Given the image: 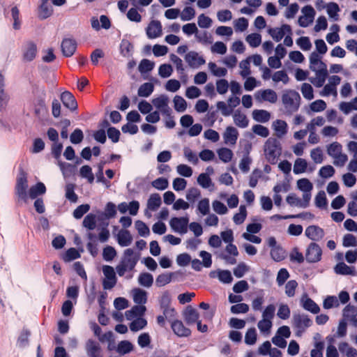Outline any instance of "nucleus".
<instances>
[{
  "mask_svg": "<svg viewBox=\"0 0 357 357\" xmlns=\"http://www.w3.org/2000/svg\"><path fill=\"white\" fill-rule=\"evenodd\" d=\"M310 68L315 72L316 77L310 78V82L316 87H321L328 77L326 64L321 61L318 53L313 52L310 55Z\"/></svg>",
  "mask_w": 357,
  "mask_h": 357,
  "instance_id": "f257e3e1",
  "label": "nucleus"
},
{
  "mask_svg": "<svg viewBox=\"0 0 357 357\" xmlns=\"http://www.w3.org/2000/svg\"><path fill=\"white\" fill-rule=\"evenodd\" d=\"M138 260L139 256L134 252L132 249L125 250L119 264L116 267L117 274L122 277L127 271H132Z\"/></svg>",
  "mask_w": 357,
  "mask_h": 357,
  "instance_id": "f03ea898",
  "label": "nucleus"
},
{
  "mask_svg": "<svg viewBox=\"0 0 357 357\" xmlns=\"http://www.w3.org/2000/svg\"><path fill=\"white\" fill-rule=\"evenodd\" d=\"M301 96L294 90H287L282 96V102L285 109V113L288 115L292 114L298 111L300 107Z\"/></svg>",
  "mask_w": 357,
  "mask_h": 357,
  "instance_id": "7ed1b4c3",
  "label": "nucleus"
},
{
  "mask_svg": "<svg viewBox=\"0 0 357 357\" xmlns=\"http://www.w3.org/2000/svg\"><path fill=\"white\" fill-rule=\"evenodd\" d=\"M264 152L268 162L276 164L282 153L280 142L275 138H268L264 145Z\"/></svg>",
  "mask_w": 357,
  "mask_h": 357,
  "instance_id": "20e7f679",
  "label": "nucleus"
},
{
  "mask_svg": "<svg viewBox=\"0 0 357 357\" xmlns=\"http://www.w3.org/2000/svg\"><path fill=\"white\" fill-rule=\"evenodd\" d=\"M28 179L27 173L22 169H19V174L16 178L15 187V193L17 197L18 201L22 200L24 202L27 201L28 195Z\"/></svg>",
  "mask_w": 357,
  "mask_h": 357,
  "instance_id": "39448f33",
  "label": "nucleus"
},
{
  "mask_svg": "<svg viewBox=\"0 0 357 357\" xmlns=\"http://www.w3.org/2000/svg\"><path fill=\"white\" fill-rule=\"evenodd\" d=\"M33 93L36 95L33 100L34 113L36 116L40 117L44 112H47L45 100L46 96L45 89L44 86H36Z\"/></svg>",
  "mask_w": 357,
  "mask_h": 357,
  "instance_id": "423d86ee",
  "label": "nucleus"
},
{
  "mask_svg": "<svg viewBox=\"0 0 357 357\" xmlns=\"http://www.w3.org/2000/svg\"><path fill=\"white\" fill-rule=\"evenodd\" d=\"M293 326L297 329V335H301L307 328L312 324V321L306 314H294Z\"/></svg>",
  "mask_w": 357,
  "mask_h": 357,
  "instance_id": "0eeeda50",
  "label": "nucleus"
},
{
  "mask_svg": "<svg viewBox=\"0 0 357 357\" xmlns=\"http://www.w3.org/2000/svg\"><path fill=\"white\" fill-rule=\"evenodd\" d=\"M322 255V250L316 243H310L308 245L305 259L309 263H316L321 260Z\"/></svg>",
  "mask_w": 357,
  "mask_h": 357,
  "instance_id": "6e6552de",
  "label": "nucleus"
},
{
  "mask_svg": "<svg viewBox=\"0 0 357 357\" xmlns=\"http://www.w3.org/2000/svg\"><path fill=\"white\" fill-rule=\"evenodd\" d=\"M268 33L276 41H280L286 33L291 34V28L289 24H282L280 28H272L268 30Z\"/></svg>",
  "mask_w": 357,
  "mask_h": 357,
  "instance_id": "1a4fd4ad",
  "label": "nucleus"
},
{
  "mask_svg": "<svg viewBox=\"0 0 357 357\" xmlns=\"http://www.w3.org/2000/svg\"><path fill=\"white\" fill-rule=\"evenodd\" d=\"M61 52L64 56L70 57L77 49V43L73 38H64L61 45Z\"/></svg>",
  "mask_w": 357,
  "mask_h": 357,
  "instance_id": "9d476101",
  "label": "nucleus"
},
{
  "mask_svg": "<svg viewBox=\"0 0 357 357\" xmlns=\"http://www.w3.org/2000/svg\"><path fill=\"white\" fill-rule=\"evenodd\" d=\"M189 219L188 217L172 218L169 222L171 227L175 231L185 233Z\"/></svg>",
  "mask_w": 357,
  "mask_h": 357,
  "instance_id": "9b49d317",
  "label": "nucleus"
},
{
  "mask_svg": "<svg viewBox=\"0 0 357 357\" xmlns=\"http://www.w3.org/2000/svg\"><path fill=\"white\" fill-rule=\"evenodd\" d=\"M305 236L314 241L321 240L324 236V231L317 225H310L305 229Z\"/></svg>",
  "mask_w": 357,
  "mask_h": 357,
  "instance_id": "f8f14e48",
  "label": "nucleus"
},
{
  "mask_svg": "<svg viewBox=\"0 0 357 357\" xmlns=\"http://www.w3.org/2000/svg\"><path fill=\"white\" fill-rule=\"evenodd\" d=\"M37 46L33 41H28L23 50L22 59L26 62L33 61L37 54Z\"/></svg>",
  "mask_w": 357,
  "mask_h": 357,
  "instance_id": "ddd939ff",
  "label": "nucleus"
},
{
  "mask_svg": "<svg viewBox=\"0 0 357 357\" xmlns=\"http://www.w3.org/2000/svg\"><path fill=\"white\" fill-rule=\"evenodd\" d=\"M185 59L191 68H198L204 65L206 62L205 59L199 56L198 53L194 51H190L185 56Z\"/></svg>",
  "mask_w": 357,
  "mask_h": 357,
  "instance_id": "4468645a",
  "label": "nucleus"
},
{
  "mask_svg": "<svg viewBox=\"0 0 357 357\" xmlns=\"http://www.w3.org/2000/svg\"><path fill=\"white\" fill-rule=\"evenodd\" d=\"M61 100L63 105L71 111L77 109V102L75 98L70 92L66 91L61 94Z\"/></svg>",
  "mask_w": 357,
  "mask_h": 357,
  "instance_id": "2eb2a0df",
  "label": "nucleus"
},
{
  "mask_svg": "<svg viewBox=\"0 0 357 357\" xmlns=\"http://www.w3.org/2000/svg\"><path fill=\"white\" fill-rule=\"evenodd\" d=\"M162 34V25L158 20H153L146 28V35L150 39L155 38Z\"/></svg>",
  "mask_w": 357,
  "mask_h": 357,
  "instance_id": "dca6fc26",
  "label": "nucleus"
},
{
  "mask_svg": "<svg viewBox=\"0 0 357 357\" xmlns=\"http://www.w3.org/2000/svg\"><path fill=\"white\" fill-rule=\"evenodd\" d=\"M86 350L89 357H102L100 344L93 340L86 342Z\"/></svg>",
  "mask_w": 357,
  "mask_h": 357,
  "instance_id": "f3484780",
  "label": "nucleus"
},
{
  "mask_svg": "<svg viewBox=\"0 0 357 357\" xmlns=\"http://www.w3.org/2000/svg\"><path fill=\"white\" fill-rule=\"evenodd\" d=\"M171 327L174 333L179 337H188L191 333L190 330L186 328L180 320L173 321Z\"/></svg>",
  "mask_w": 357,
  "mask_h": 357,
  "instance_id": "a211bd4d",
  "label": "nucleus"
},
{
  "mask_svg": "<svg viewBox=\"0 0 357 357\" xmlns=\"http://www.w3.org/2000/svg\"><path fill=\"white\" fill-rule=\"evenodd\" d=\"M184 319L187 324H192L199 321V313L196 309L192 307L191 305L186 307L184 312Z\"/></svg>",
  "mask_w": 357,
  "mask_h": 357,
  "instance_id": "6ab92c4d",
  "label": "nucleus"
},
{
  "mask_svg": "<svg viewBox=\"0 0 357 357\" xmlns=\"http://www.w3.org/2000/svg\"><path fill=\"white\" fill-rule=\"evenodd\" d=\"M132 241L130 231L127 229H121L117 235V241L121 247L128 246Z\"/></svg>",
  "mask_w": 357,
  "mask_h": 357,
  "instance_id": "aec40b11",
  "label": "nucleus"
},
{
  "mask_svg": "<svg viewBox=\"0 0 357 357\" xmlns=\"http://www.w3.org/2000/svg\"><path fill=\"white\" fill-rule=\"evenodd\" d=\"M146 311V307L143 305H134L130 310L126 312L127 319L130 320L136 317L142 316Z\"/></svg>",
  "mask_w": 357,
  "mask_h": 357,
  "instance_id": "412c9836",
  "label": "nucleus"
},
{
  "mask_svg": "<svg viewBox=\"0 0 357 357\" xmlns=\"http://www.w3.org/2000/svg\"><path fill=\"white\" fill-rule=\"evenodd\" d=\"M343 316L351 321L355 326H357V307L347 305L343 310Z\"/></svg>",
  "mask_w": 357,
  "mask_h": 357,
  "instance_id": "4be33fe9",
  "label": "nucleus"
},
{
  "mask_svg": "<svg viewBox=\"0 0 357 357\" xmlns=\"http://www.w3.org/2000/svg\"><path fill=\"white\" fill-rule=\"evenodd\" d=\"M46 192V187L42 182H38L31 186L29 190L28 195L31 199H35L40 195H43Z\"/></svg>",
  "mask_w": 357,
  "mask_h": 357,
  "instance_id": "5701e85b",
  "label": "nucleus"
},
{
  "mask_svg": "<svg viewBox=\"0 0 357 357\" xmlns=\"http://www.w3.org/2000/svg\"><path fill=\"white\" fill-rule=\"evenodd\" d=\"M234 123L239 128H246L248 126L249 121L246 115L242 113L239 109L235 111L234 115Z\"/></svg>",
  "mask_w": 357,
  "mask_h": 357,
  "instance_id": "b1692460",
  "label": "nucleus"
},
{
  "mask_svg": "<svg viewBox=\"0 0 357 357\" xmlns=\"http://www.w3.org/2000/svg\"><path fill=\"white\" fill-rule=\"evenodd\" d=\"M238 136V130L232 126L227 127L224 133V139L226 142L231 144H236Z\"/></svg>",
  "mask_w": 357,
  "mask_h": 357,
  "instance_id": "393cba45",
  "label": "nucleus"
},
{
  "mask_svg": "<svg viewBox=\"0 0 357 357\" xmlns=\"http://www.w3.org/2000/svg\"><path fill=\"white\" fill-rule=\"evenodd\" d=\"M335 272L339 275H356V273L354 268L349 267L344 262H340L334 268Z\"/></svg>",
  "mask_w": 357,
  "mask_h": 357,
  "instance_id": "a878e982",
  "label": "nucleus"
},
{
  "mask_svg": "<svg viewBox=\"0 0 357 357\" xmlns=\"http://www.w3.org/2000/svg\"><path fill=\"white\" fill-rule=\"evenodd\" d=\"M162 200L159 194H151L147 201V208L150 211H156L161 205Z\"/></svg>",
  "mask_w": 357,
  "mask_h": 357,
  "instance_id": "bb28decb",
  "label": "nucleus"
},
{
  "mask_svg": "<svg viewBox=\"0 0 357 357\" xmlns=\"http://www.w3.org/2000/svg\"><path fill=\"white\" fill-rule=\"evenodd\" d=\"M53 8L52 7L46 2V0L41 2L39 7L38 17L41 20H45L52 15Z\"/></svg>",
  "mask_w": 357,
  "mask_h": 357,
  "instance_id": "cd10ccee",
  "label": "nucleus"
},
{
  "mask_svg": "<svg viewBox=\"0 0 357 357\" xmlns=\"http://www.w3.org/2000/svg\"><path fill=\"white\" fill-rule=\"evenodd\" d=\"M133 45L127 39H123L120 43V53L124 57H130L132 54Z\"/></svg>",
  "mask_w": 357,
  "mask_h": 357,
  "instance_id": "c85d7f7f",
  "label": "nucleus"
},
{
  "mask_svg": "<svg viewBox=\"0 0 357 357\" xmlns=\"http://www.w3.org/2000/svg\"><path fill=\"white\" fill-rule=\"evenodd\" d=\"M252 117L257 122L266 123L270 120L271 114L266 110L255 109L252 112Z\"/></svg>",
  "mask_w": 357,
  "mask_h": 357,
  "instance_id": "c756f323",
  "label": "nucleus"
},
{
  "mask_svg": "<svg viewBox=\"0 0 357 357\" xmlns=\"http://www.w3.org/2000/svg\"><path fill=\"white\" fill-rule=\"evenodd\" d=\"M133 301L138 305L145 304L147 301L146 292L141 289H135L134 290Z\"/></svg>",
  "mask_w": 357,
  "mask_h": 357,
  "instance_id": "7c9ffc66",
  "label": "nucleus"
},
{
  "mask_svg": "<svg viewBox=\"0 0 357 357\" xmlns=\"http://www.w3.org/2000/svg\"><path fill=\"white\" fill-rule=\"evenodd\" d=\"M303 307L313 314H317L320 311L319 305L308 297L303 302Z\"/></svg>",
  "mask_w": 357,
  "mask_h": 357,
  "instance_id": "2f4dec72",
  "label": "nucleus"
},
{
  "mask_svg": "<svg viewBox=\"0 0 357 357\" xmlns=\"http://www.w3.org/2000/svg\"><path fill=\"white\" fill-rule=\"evenodd\" d=\"M154 90V85L151 82L142 84L138 89V96L140 97H149Z\"/></svg>",
  "mask_w": 357,
  "mask_h": 357,
  "instance_id": "473e14b6",
  "label": "nucleus"
},
{
  "mask_svg": "<svg viewBox=\"0 0 357 357\" xmlns=\"http://www.w3.org/2000/svg\"><path fill=\"white\" fill-rule=\"evenodd\" d=\"M79 175L81 177L87 179V181L91 184L94 181V175L89 165H83L79 169Z\"/></svg>",
  "mask_w": 357,
  "mask_h": 357,
  "instance_id": "72a5a7b5",
  "label": "nucleus"
},
{
  "mask_svg": "<svg viewBox=\"0 0 357 357\" xmlns=\"http://www.w3.org/2000/svg\"><path fill=\"white\" fill-rule=\"evenodd\" d=\"M271 256L274 261H281L284 259L286 257V252L280 246L273 248L271 250Z\"/></svg>",
  "mask_w": 357,
  "mask_h": 357,
  "instance_id": "f704fd0d",
  "label": "nucleus"
},
{
  "mask_svg": "<svg viewBox=\"0 0 357 357\" xmlns=\"http://www.w3.org/2000/svg\"><path fill=\"white\" fill-rule=\"evenodd\" d=\"M169 98L167 96L162 94L152 100L153 105L159 110L163 109L169 104Z\"/></svg>",
  "mask_w": 357,
  "mask_h": 357,
  "instance_id": "c9c22d12",
  "label": "nucleus"
},
{
  "mask_svg": "<svg viewBox=\"0 0 357 357\" xmlns=\"http://www.w3.org/2000/svg\"><path fill=\"white\" fill-rule=\"evenodd\" d=\"M307 167V162L303 158H297L294 162V173L299 174L305 172Z\"/></svg>",
  "mask_w": 357,
  "mask_h": 357,
  "instance_id": "e433bc0d",
  "label": "nucleus"
},
{
  "mask_svg": "<svg viewBox=\"0 0 357 357\" xmlns=\"http://www.w3.org/2000/svg\"><path fill=\"white\" fill-rule=\"evenodd\" d=\"M261 98L263 100L268 101L271 103H275L278 100L275 91L272 89H264L261 91Z\"/></svg>",
  "mask_w": 357,
  "mask_h": 357,
  "instance_id": "4c0bfd02",
  "label": "nucleus"
},
{
  "mask_svg": "<svg viewBox=\"0 0 357 357\" xmlns=\"http://www.w3.org/2000/svg\"><path fill=\"white\" fill-rule=\"evenodd\" d=\"M83 226L89 230H93L96 225V216L93 213L87 214L83 220Z\"/></svg>",
  "mask_w": 357,
  "mask_h": 357,
  "instance_id": "58836bf2",
  "label": "nucleus"
},
{
  "mask_svg": "<svg viewBox=\"0 0 357 357\" xmlns=\"http://www.w3.org/2000/svg\"><path fill=\"white\" fill-rule=\"evenodd\" d=\"M273 124L278 137H281L287 132V124L284 121L278 119L276 120Z\"/></svg>",
  "mask_w": 357,
  "mask_h": 357,
  "instance_id": "ea45409f",
  "label": "nucleus"
},
{
  "mask_svg": "<svg viewBox=\"0 0 357 357\" xmlns=\"http://www.w3.org/2000/svg\"><path fill=\"white\" fill-rule=\"evenodd\" d=\"M139 283L145 287H150L153 282V278L151 273H142L139 275Z\"/></svg>",
  "mask_w": 357,
  "mask_h": 357,
  "instance_id": "a19ab883",
  "label": "nucleus"
},
{
  "mask_svg": "<svg viewBox=\"0 0 357 357\" xmlns=\"http://www.w3.org/2000/svg\"><path fill=\"white\" fill-rule=\"evenodd\" d=\"M247 216V210L245 205H241L239 207V213H236L233 217L235 224L241 225L245 220Z\"/></svg>",
  "mask_w": 357,
  "mask_h": 357,
  "instance_id": "79ce46f5",
  "label": "nucleus"
},
{
  "mask_svg": "<svg viewBox=\"0 0 357 357\" xmlns=\"http://www.w3.org/2000/svg\"><path fill=\"white\" fill-rule=\"evenodd\" d=\"M155 66V63L149 59H142L139 64V71L141 73H146L151 71Z\"/></svg>",
  "mask_w": 357,
  "mask_h": 357,
  "instance_id": "37998d69",
  "label": "nucleus"
},
{
  "mask_svg": "<svg viewBox=\"0 0 357 357\" xmlns=\"http://www.w3.org/2000/svg\"><path fill=\"white\" fill-rule=\"evenodd\" d=\"M174 109L178 112H183L187 108V102L185 99L180 96H175L174 98Z\"/></svg>",
  "mask_w": 357,
  "mask_h": 357,
  "instance_id": "c03bdc74",
  "label": "nucleus"
},
{
  "mask_svg": "<svg viewBox=\"0 0 357 357\" xmlns=\"http://www.w3.org/2000/svg\"><path fill=\"white\" fill-rule=\"evenodd\" d=\"M80 257L79 252L75 248H70L63 255L62 259L64 261L68 262Z\"/></svg>",
  "mask_w": 357,
  "mask_h": 357,
  "instance_id": "a18cd8bd",
  "label": "nucleus"
},
{
  "mask_svg": "<svg viewBox=\"0 0 357 357\" xmlns=\"http://www.w3.org/2000/svg\"><path fill=\"white\" fill-rule=\"evenodd\" d=\"M147 324V321L143 318H137L130 324V329L132 331H138L143 329Z\"/></svg>",
  "mask_w": 357,
  "mask_h": 357,
  "instance_id": "49530a36",
  "label": "nucleus"
},
{
  "mask_svg": "<svg viewBox=\"0 0 357 357\" xmlns=\"http://www.w3.org/2000/svg\"><path fill=\"white\" fill-rule=\"evenodd\" d=\"M218 154L219 158L224 162H229L233 157V153L231 150L227 148L220 149L218 151Z\"/></svg>",
  "mask_w": 357,
  "mask_h": 357,
  "instance_id": "de8ad7c7",
  "label": "nucleus"
},
{
  "mask_svg": "<svg viewBox=\"0 0 357 357\" xmlns=\"http://www.w3.org/2000/svg\"><path fill=\"white\" fill-rule=\"evenodd\" d=\"M208 68L213 75L216 77H224L227 73V70L226 68L218 67V66L213 62H210L208 63Z\"/></svg>",
  "mask_w": 357,
  "mask_h": 357,
  "instance_id": "09e8293b",
  "label": "nucleus"
},
{
  "mask_svg": "<svg viewBox=\"0 0 357 357\" xmlns=\"http://www.w3.org/2000/svg\"><path fill=\"white\" fill-rule=\"evenodd\" d=\"M173 273H162L159 275L155 280L156 285L158 287H163L169 284L172 280V276Z\"/></svg>",
  "mask_w": 357,
  "mask_h": 357,
  "instance_id": "8fccbe9b",
  "label": "nucleus"
},
{
  "mask_svg": "<svg viewBox=\"0 0 357 357\" xmlns=\"http://www.w3.org/2000/svg\"><path fill=\"white\" fill-rule=\"evenodd\" d=\"M246 41L251 47H257L261 43V36L259 33H250L246 37Z\"/></svg>",
  "mask_w": 357,
  "mask_h": 357,
  "instance_id": "3c124183",
  "label": "nucleus"
},
{
  "mask_svg": "<svg viewBox=\"0 0 357 357\" xmlns=\"http://www.w3.org/2000/svg\"><path fill=\"white\" fill-rule=\"evenodd\" d=\"M197 183L203 188H208L213 184L209 175L206 173H202L198 176Z\"/></svg>",
  "mask_w": 357,
  "mask_h": 357,
  "instance_id": "603ef678",
  "label": "nucleus"
},
{
  "mask_svg": "<svg viewBox=\"0 0 357 357\" xmlns=\"http://www.w3.org/2000/svg\"><path fill=\"white\" fill-rule=\"evenodd\" d=\"M116 255V251L112 246L107 245L102 251V257L107 261L114 259Z\"/></svg>",
  "mask_w": 357,
  "mask_h": 357,
  "instance_id": "864d4df0",
  "label": "nucleus"
},
{
  "mask_svg": "<svg viewBox=\"0 0 357 357\" xmlns=\"http://www.w3.org/2000/svg\"><path fill=\"white\" fill-rule=\"evenodd\" d=\"M297 186L299 190L306 192H311L313 188L312 183L307 178H301L297 181Z\"/></svg>",
  "mask_w": 357,
  "mask_h": 357,
  "instance_id": "5fc2aeb1",
  "label": "nucleus"
},
{
  "mask_svg": "<svg viewBox=\"0 0 357 357\" xmlns=\"http://www.w3.org/2000/svg\"><path fill=\"white\" fill-rule=\"evenodd\" d=\"M89 209L90 206L88 204L79 205L74 210L73 217L75 219H80L89 211Z\"/></svg>",
  "mask_w": 357,
  "mask_h": 357,
  "instance_id": "6e6d98bb",
  "label": "nucleus"
},
{
  "mask_svg": "<svg viewBox=\"0 0 357 357\" xmlns=\"http://www.w3.org/2000/svg\"><path fill=\"white\" fill-rule=\"evenodd\" d=\"M342 145L337 142H333L331 143L327 149V153L328 154L331 156L332 158H334L335 155L339 154L340 152H342Z\"/></svg>",
  "mask_w": 357,
  "mask_h": 357,
  "instance_id": "4d7b16f0",
  "label": "nucleus"
},
{
  "mask_svg": "<svg viewBox=\"0 0 357 357\" xmlns=\"http://www.w3.org/2000/svg\"><path fill=\"white\" fill-rule=\"evenodd\" d=\"M197 209L203 215L208 214L210 211L209 199L208 198L201 199L198 203Z\"/></svg>",
  "mask_w": 357,
  "mask_h": 357,
  "instance_id": "13d9d810",
  "label": "nucleus"
},
{
  "mask_svg": "<svg viewBox=\"0 0 357 357\" xmlns=\"http://www.w3.org/2000/svg\"><path fill=\"white\" fill-rule=\"evenodd\" d=\"M257 341V332L255 328H249L245 335V342L248 345L254 344Z\"/></svg>",
  "mask_w": 357,
  "mask_h": 357,
  "instance_id": "bf43d9fd",
  "label": "nucleus"
},
{
  "mask_svg": "<svg viewBox=\"0 0 357 357\" xmlns=\"http://www.w3.org/2000/svg\"><path fill=\"white\" fill-rule=\"evenodd\" d=\"M257 326L261 333H268L272 327V321L269 319L263 318L258 322Z\"/></svg>",
  "mask_w": 357,
  "mask_h": 357,
  "instance_id": "052dcab7",
  "label": "nucleus"
},
{
  "mask_svg": "<svg viewBox=\"0 0 357 357\" xmlns=\"http://www.w3.org/2000/svg\"><path fill=\"white\" fill-rule=\"evenodd\" d=\"M31 335L28 329H23L17 339V343L20 347H26L29 343V337Z\"/></svg>",
  "mask_w": 357,
  "mask_h": 357,
  "instance_id": "680f3d73",
  "label": "nucleus"
},
{
  "mask_svg": "<svg viewBox=\"0 0 357 357\" xmlns=\"http://www.w3.org/2000/svg\"><path fill=\"white\" fill-rule=\"evenodd\" d=\"M135 227L138 231V234L142 236H146L150 234L149 227L141 220H137L135 222Z\"/></svg>",
  "mask_w": 357,
  "mask_h": 357,
  "instance_id": "e2e57ef3",
  "label": "nucleus"
},
{
  "mask_svg": "<svg viewBox=\"0 0 357 357\" xmlns=\"http://www.w3.org/2000/svg\"><path fill=\"white\" fill-rule=\"evenodd\" d=\"M75 186L73 184H68L66 187V197L71 202H77L78 197L74 190Z\"/></svg>",
  "mask_w": 357,
  "mask_h": 357,
  "instance_id": "0e129e2a",
  "label": "nucleus"
},
{
  "mask_svg": "<svg viewBox=\"0 0 357 357\" xmlns=\"http://www.w3.org/2000/svg\"><path fill=\"white\" fill-rule=\"evenodd\" d=\"M200 197V190L197 188H189L186 194V199L190 202H195Z\"/></svg>",
  "mask_w": 357,
  "mask_h": 357,
  "instance_id": "69168bd1",
  "label": "nucleus"
},
{
  "mask_svg": "<svg viewBox=\"0 0 357 357\" xmlns=\"http://www.w3.org/2000/svg\"><path fill=\"white\" fill-rule=\"evenodd\" d=\"M301 92L305 99L310 100L314 98L313 89L310 84L303 83L301 86Z\"/></svg>",
  "mask_w": 357,
  "mask_h": 357,
  "instance_id": "338daca9",
  "label": "nucleus"
},
{
  "mask_svg": "<svg viewBox=\"0 0 357 357\" xmlns=\"http://www.w3.org/2000/svg\"><path fill=\"white\" fill-rule=\"evenodd\" d=\"M151 185L155 189L164 190L168 187V180L163 177L158 178L151 183Z\"/></svg>",
  "mask_w": 357,
  "mask_h": 357,
  "instance_id": "774afa93",
  "label": "nucleus"
}]
</instances>
